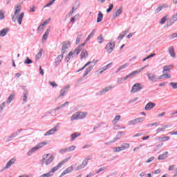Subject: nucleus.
<instances>
[{
	"mask_svg": "<svg viewBox=\"0 0 177 177\" xmlns=\"http://www.w3.org/2000/svg\"><path fill=\"white\" fill-rule=\"evenodd\" d=\"M122 13V7H120L116 12L115 14L113 15V17L114 19H117V17H118V16H120V15H121Z\"/></svg>",
	"mask_w": 177,
	"mask_h": 177,
	"instance_id": "nucleus-21",
	"label": "nucleus"
},
{
	"mask_svg": "<svg viewBox=\"0 0 177 177\" xmlns=\"http://www.w3.org/2000/svg\"><path fill=\"white\" fill-rule=\"evenodd\" d=\"M75 148H76V147L74 146V145H72V146L68 147L67 148L68 149V151H74V150H75Z\"/></svg>",
	"mask_w": 177,
	"mask_h": 177,
	"instance_id": "nucleus-51",
	"label": "nucleus"
},
{
	"mask_svg": "<svg viewBox=\"0 0 177 177\" xmlns=\"http://www.w3.org/2000/svg\"><path fill=\"white\" fill-rule=\"evenodd\" d=\"M113 8H114V4L111 3L109 6V8L106 10V12L110 13V12H111V10H113Z\"/></svg>",
	"mask_w": 177,
	"mask_h": 177,
	"instance_id": "nucleus-41",
	"label": "nucleus"
},
{
	"mask_svg": "<svg viewBox=\"0 0 177 177\" xmlns=\"http://www.w3.org/2000/svg\"><path fill=\"white\" fill-rule=\"evenodd\" d=\"M73 55H74V53L71 51L65 57V60L66 62H70V59H71V56H73Z\"/></svg>",
	"mask_w": 177,
	"mask_h": 177,
	"instance_id": "nucleus-36",
	"label": "nucleus"
},
{
	"mask_svg": "<svg viewBox=\"0 0 177 177\" xmlns=\"http://www.w3.org/2000/svg\"><path fill=\"white\" fill-rule=\"evenodd\" d=\"M5 19V12L3 10H0V20H3Z\"/></svg>",
	"mask_w": 177,
	"mask_h": 177,
	"instance_id": "nucleus-44",
	"label": "nucleus"
},
{
	"mask_svg": "<svg viewBox=\"0 0 177 177\" xmlns=\"http://www.w3.org/2000/svg\"><path fill=\"white\" fill-rule=\"evenodd\" d=\"M111 89H113V86H106L104 88H103L102 90H101L100 92L96 93V96H102V95L107 93V92H109V91H111Z\"/></svg>",
	"mask_w": 177,
	"mask_h": 177,
	"instance_id": "nucleus-7",
	"label": "nucleus"
},
{
	"mask_svg": "<svg viewBox=\"0 0 177 177\" xmlns=\"http://www.w3.org/2000/svg\"><path fill=\"white\" fill-rule=\"evenodd\" d=\"M169 85L172 86L173 89H177V82H170Z\"/></svg>",
	"mask_w": 177,
	"mask_h": 177,
	"instance_id": "nucleus-49",
	"label": "nucleus"
},
{
	"mask_svg": "<svg viewBox=\"0 0 177 177\" xmlns=\"http://www.w3.org/2000/svg\"><path fill=\"white\" fill-rule=\"evenodd\" d=\"M106 169V167H101L96 172V174H100V172H102V171H104Z\"/></svg>",
	"mask_w": 177,
	"mask_h": 177,
	"instance_id": "nucleus-63",
	"label": "nucleus"
},
{
	"mask_svg": "<svg viewBox=\"0 0 177 177\" xmlns=\"http://www.w3.org/2000/svg\"><path fill=\"white\" fill-rule=\"evenodd\" d=\"M68 148H65L59 150V153L61 154H64V153H68Z\"/></svg>",
	"mask_w": 177,
	"mask_h": 177,
	"instance_id": "nucleus-50",
	"label": "nucleus"
},
{
	"mask_svg": "<svg viewBox=\"0 0 177 177\" xmlns=\"http://www.w3.org/2000/svg\"><path fill=\"white\" fill-rule=\"evenodd\" d=\"M9 31V28H3L0 31V37H5L8 32Z\"/></svg>",
	"mask_w": 177,
	"mask_h": 177,
	"instance_id": "nucleus-26",
	"label": "nucleus"
},
{
	"mask_svg": "<svg viewBox=\"0 0 177 177\" xmlns=\"http://www.w3.org/2000/svg\"><path fill=\"white\" fill-rule=\"evenodd\" d=\"M78 17H80V14H76L74 17H71V23H72V24H74V23H75V20L78 19Z\"/></svg>",
	"mask_w": 177,
	"mask_h": 177,
	"instance_id": "nucleus-31",
	"label": "nucleus"
},
{
	"mask_svg": "<svg viewBox=\"0 0 177 177\" xmlns=\"http://www.w3.org/2000/svg\"><path fill=\"white\" fill-rule=\"evenodd\" d=\"M49 84L51 85V86H53V88H57V84H56V82H49Z\"/></svg>",
	"mask_w": 177,
	"mask_h": 177,
	"instance_id": "nucleus-55",
	"label": "nucleus"
},
{
	"mask_svg": "<svg viewBox=\"0 0 177 177\" xmlns=\"http://www.w3.org/2000/svg\"><path fill=\"white\" fill-rule=\"evenodd\" d=\"M55 160V156L50 153L44 154L42 156V160L40 161L41 165H50Z\"/></svg>",
	"mask_w": 177,
	"mask_h": 177,
	"instance_id": "nucleus-1",
	"label": "nucleus"
},
{
	"mask_svg": "<svg viewBox=\"0 0 177 177\" xmlns=\"http://www.w3.org/2000/svg\"><path fill=\"white\" fill-rule=\"evenodd\" d=\"M165 21H167V17H163L160 21V24H165Z\"/></svg>",
	"mask_w": 177,
	"mask_h": 177,
	"instance_id": "nucleus-52",
	"label": "nucleus"
},
{
	"mask_svg": "<svg viewBox=\"0 0 177 177\" xmlns=\"http://www.w3.org/2000/svg\"><path fill=\"white\" fill-rule=\"evenodd\" d=\"M163 78H165V79L169 78H169H171V75L163 73Z\"/></svg>",
	"mask_w": 177,
	"mask_h": 177,
	"instance_id": "nucleus-62",
	"label": "nucleus"
},
{
	"mask_svg": "<svg viewBox=\"0 0 177 177\" xmlns=\"http://www.w3.org/2000/svg\"><path fill=\"white\" fill-rule=\"evenodd\" d=\"M165 8H167V6H160L155 10V12H156V13H160V12H161V10H162V9H165Z\"/></svg>",
	"mask_w": 177,
	"mask_h": 177,
	"instance_id": "nucleus-33",
	"label": "nucleus"
},
{
	"mask_svg": "<svg viewBox=\"0 0 177 177\" xmlns=\"http://www.w3.org/2000/svg\"><path fill=\"white\" fill-rule=\"evenodd\" d=\"M67 89H70V85H66L62 89L60 90L59 96H64L66 92H67Z\"/></svg>",
	"mask_w": 177,
	"mask_h": 177,
	"instance_id": "nucleus-19",
	"label": "nucleus"
},
{
	"mask_svg": "<svg viewBox=\"0 0 177 177\" xmlns=\"http://www.w3.org/2000/svg\"><path fill=\"white\" fill-rule=\"evenodd\" d=\"M93 67H95V65H91L88 68H87L86 70H87L88 73H91L92 70H93Z\"/></svg>",
	"mask_w": 177,
	"mask_h": 177,
	"instance_id": "nucleus-58",
	"label": "nucleus"
},
{
	"mask_svg": "<svg viewBox=\"0 0 177 177\" xmlns=\"http://www.w3.org/2000/svg\"><path fill=\"white\" fill-rule=\"evenodd\" d=\"M154 107H156V103L150 102L145 105V110L149 111V110H151V109H154Z\"/></svg>",
	"mask_w": 177,
	"mask_h": 177,
	"instance_id": "nucleus-11",
	"label": "nucleus"
},
{
	"mask_svg": "<svg viewBox=\"0 0 177 177\" xmlns=\"http://www.w3.org/2000/svg\"><path fill=\"white\" fill-rule=\"evenodd\" d=\"M168 157V151H166L165 153L162 155H159L158 160H165Z\"/></svg>",
	"mask_w": 177,
	"mask_h": 177,
	"instance_id": "nucleus-28",
	"label": "nucleus"
},
{
	"mask_svg": "<svg viewBox=\"0 0 177 177\" xmlns=\"http://www.w3.org/2000/svg\"><path fill=\"white\" fill-rule=\"evenodd\" d=\"M171 68H172V66L171 65H166L163 66V73H165V71H167L168 73H171Z\"/></svg>",
	"mask_w": 177,
	"mask_h": 177,
	"instance_id": "nucleus-29",
	"label": "nucleus"
},
{
	"mask_svg": "<svg viewBox=\"0 0 177 177\" xmlns=\"http://www.w3.org/2000/svg\"><path fill=\"white\" fill-rule=\"evenodd\" d=\"M121 120V116L118 115L115 117L114 120H113V122H118Z\"/></svg>",
	"mask_w": 177,
	"mask_h": 177,
	"instance_id": "nucleus-47",
	"label": "nucleus"
},
{
	"mask_svg": "<svg viewBox=\"0 0 177 177\" xmlns=\"http://www.w3.org/2000/svg\"><path fill=\"white\" fill-rule=\"evenodd\" d=\"M121 135H122V131H119L116 137L114 138V140L110 141V143H114L116 140L121 139Z\"/></svg>",
	"mask_w": 177,
	"mask_h": 177,
	"instance_id": "nucleus-23",
	"label": "nucleus"
},
{
	"mask_svg": "<svg viewBox=\"0 0 177 177\" xmlns=\"http://www.w3.org/2000/svg\"><path fill=\"white\" fill-rule=\"evenodd\" d=\"M16 20H18V24L19 26H21V23H23V18L24 17V12H21L18 16H15Z\"/></svg>",
	"mask_w": 177,
	"mask_h": 177,
	"instance_id": "nucleus-15",
	"label": "nucleus"
},
{
	"mask_svg": "<svg viewBox=\"0 0 177 177\" xmlns=\"http://www.w3.org/2000/svg\"><path fill=\"white\" fill-rule=\"evenodd\" d=\"M137 100H139V97H136V98H133V100H130L129 101V104H132V103H135V102H137Z\"/></svg>",
	"mask_w": 177,
	"mask_h": 177,
	"instance_id": "nucleus-53",
	"label": "nucleus"
},
{
	"mask_svg": "<svg viewBox=\"0 0 177 177\" xmlns=\"http://www.w3.org/2000/svg\"><path fill=\"white\" fill-rule=\"evenodd\" d=\"M64 160L60 162L59 163H58V165L54 167H53L51 169V171H48L46 174H44L42 175H41L39 177H52L53 176V174H55V172H56V171H57L58 169H60V168H62V165H64Z\"/></svg>",
	"mask_w": 177,
	"mask_h": 177,
	"instance_id": "nucleus-2",
	"label": "nucleus"
},
{
	"mask_svg": "<svg viewBox=\"0 0 177 177\" xmlns=\"http://www.w3.org/2000/svg\"><path fill=\"white\" fill-rule=\"evenodd\" d=\"M127 67H128V64H124V65L120 66L115 73H120V71H121V70H122Z\"/></svg>",
	"mask_w": 177,
	"mask_h": 177,
	"instance_id": "nucleus-38",
	"label": "nucleus"
},
{
	"mask_svg": "<svg viewBox=\"0 0 177 177\" xmlns=\"http://www.w3.org/2000/svg\"><path fill=\"white\" fill-rule=\"evenodd\" d=\"M80 136V135H78V133H73L71 135V140L73 142V140H75V139H77V138H78Z\"/></svg>",
	"mask_w": 177,
	"mask_h": 177,
	"instance_id": "nucleus-35",
	"label": "nucleus"
},
{
	"mask_svg": "<svg viewBox=\"0 0 177 177\" xmlns=\"http://www.w3.org/2000/svg\"><path fill=\"white\" fill-rule=\"evenodd\" d=\"M86 117V113L77 112L71 116V120L72 121H75V120H82Z\"/></svg>",
	"mask_w": 177,
	"mask_h": 177,
	"instance_id": "nucleus-4",
	"label": "nucleus"
},
{
	"mask_svg": "<svg viewBox=\"0 0 177 177\" xmlns=\"http://www.w3.org/2000/svg\"><path fill=\"white\" fill-rule=\"evenodd\" d=\"M145 68H146V66L141 68V69L136 70V71L131 72V73H129L130 77H134V75H138V74H139L140 73V71H142V70H145Z\"/></svg>",
	"mask_w": 177,
	"mask_h": 177,
	"instance_id": "nucleus-20",
	"label": "nucleus"
},
{
	"mask_svg": "<svg viewBox=\"0 0 177 177\" xmlns=\"http://www.w3.org/2000/svg\"><path fill=\"white\" fill-rule=\"evenodd\" d=\"M21 10V8H20V6H15V12H14V15L12 17V20L14 21V23H16V16L20 13Z\"/></svg>",
	"mask_w": 177,
	"mask_h": 177,
	"instance_id": "nucleus-10",
	"label": "nucleus"
},
{
	"mask_svg": "<svg viewBox=\"0 0 177 177\" xmlns=\"http://www.w3.org/2000/svg\"><path fill=\"white\" fill-rule=\"evenodd\" d=\"M6 105V102H3L1 105H0V112L3 110V107Z\"/></svg>",
	"mask_w": 177,
	"mask_h": 177,
	"instance_id": "nucleus-60",
	"label": "nucleus"
},
{
	"mask_svg": "<svg viewBox=\"0 0 177 177\" xmlns=\"http://www.w3.org/2000/svg\"><path fill=\"white\" fill-rule=\"evenodd\" d=\"M174 23L175 22H174L173 20H171V18H170V21L167 22L166 26L165 27H171V26H172Z\"/></svg>",
	"mask_w": 177,
	"mask_h": 177,
	"instance_id": "nucleus-46",
	"label": "nucleus"
},
{
	"mask_svg": "<svg viewBox=\"0 0 177 177\" xmlns=\"http://www.w3.org/2000/svg\"><path fill=\"white\" fill-rule=\"evenodd\" d=\"M80 6H81V2L80 1H76L74 3L73 6L72 7L73 10H77Z\"/></svg>",
	"mask_w": 177,
	"mask_h": 177,
	"instance_id": "nucleus-22",
	"label": "nucleus"
},
{
	"mask_svg": "<svg viewBox=\"0 0 177 177\" xmlns=\"http://www.w3.org/2000/svg\"><path fill=\"white\" fill-rule=\"evenodd\" d=\"M32 63V60L30 59V57H27L24 61L25 64H31Z\"/></svg>",
	"mask_w": 177,
	"mask_h": 177,
	"instance_id": "nucleus-40",
	"label": "nucleus"
},
{
	"mask_svg": "<svg viewBox=\"0 0 177 177\" xmlns=\"http://www.w3.org/2000/svg\"><path fill=\"white\" fill-rule=\"evenodd\" d=\"M154 157H151L147 160V163L149 164V162H151V161H153Z\"/></svg>",
	"mask_w": 177,
	"mask_h": 177,
	"instance_id": "nucleus-64",
	"label": "nucleus"
},
{
	"mask_svg": "<svg viewBox=\"0 0 177 177\" xmlns=\"http://www.w3.org/2000/svg\"><path fill=\"white\" fill-rule=\"evenodd\" d=\"M57 131V128L55 127L54 128L50 129L48 131H47L45 134L44 136H49V135H53L55 132Z\"/></svg>",
	"mask_w": 177,
	"mask_h": 177,
	"instance_id": "nucleus-18",
	"label": "nucleus"
},
{
	"mask_svg": "<svg viewBox=\"0 0 177 177\" xmlns=\"http://www.w3.org/2000/svg\"><path fill=\"white\" fill-rule=\"evenodd\" d=\"M97 41H98V44H102L103 43V41H104V39L103 38V36L102 35H100L97 37Z\"/></svg>",
	"mask_w": 177,
	"mask_h": 177,
	"instance_id": "nucleus-43",
	"label": "nucleus"
},
{
	"mask_svg": "<svg viewBox=\"0 0 177 177\" xmlns=\"http://www.w3.org/2000/svg\"><path fill=\"white\" fill-rule=\"evenodd\" d=\"M44 27L45 26L43 25V24H41L37 28V31H41V30H44Z\"/></svg>",
	"mask_w": 177,
	"mask_h": 177,
	"instance_id": "nucleus-59",
	"label": "nucleus"
},
{
	"mask_svg": "<svg viewBox=\"0 0 177 177\" xmlns=\"http://www.w3.org/2000/svg\"><path fill=\"white\" fill-rule=\"evenodd\" d=\"M82 36L81 35H79L76 39V45H78L80 44V41H81Z\"/></svg>",
	"mask_w": 177,
	"mask_h": 177,
	"instance_id": "nucleus-57",
	"label": "nucleus"
},
{
	"mask_svg": "<svg viewBox=\"0 0 177 177\" xmlns=\"http://www.w3.org/2000/svg\"><path fill=\"white\" fill-rule=\"evenodd\" d=\"M48 143L46 142H42L39 144H37L35 147L32 148L28 152V156H30L33 153H35L37 150H39V149H41V147H44V146H46Z\"/></svg>",
	"mask_w": 177,
	"mask_h": 177,
	"instance_id": "nucleus-3",
	"label": "nucleus"
},
{
	"mask_svg": "<svg viewBox=\"0 0 177 177\" xmlns=\"http://www.w3.org/2000/svg\"><path fill=\"white\" fill-rule=\"evenodd\" d=\"M113 64V62L108 64L107 65L104 66V67L101 68V71H100V74H102L104 71H106L109 67Z\"/></svg>",
	"mask_w": 177,
	"mask_h": 177,
	"instance_id": "nucleus-24",
	"label": "nucleus"
},
{
	"mask_svg": "<svg viewBox=\"0 0 177 177\" xmlns=\"http://www.w3.org/2000/svg\"><path fill=\"white\" fill-rule=\"evenodd\" d=\"M169 139H171V137L169 136H166V137H159L158 140L160 142H167V140H169Z\"/></svg>",
	"mask_w": 177,
	"mask_h": 177,
	"instance_id": "nucleus-34",
	"label": "nucleus"
},
{
	"mask_svg": "<svg viewBox=\"0 0 177 177\" xmlns=\"http://www.w3.org/2000/svg\"><path fill=\"white\" fill-rule=\"evenodd\" d=\"M84 57H88V51L86 50H83L80 54L81 60H82Z\"/></svg>",
	"mask_w": 177,
	"mask_h": 177,
	"instance_id": "nucleus-25",
	"label": "nucleus"
},
{
	"mask_svg": "<svg viewBox=\"0 0 177 177\" xmlns=\"http://www.w3.org/2000/svg\"><path fill=\"white\" fill-rule=\"evenodd\" d=\"M114 48H115V43L113 42H109L108 44L105 46V50L109 53H111L113 50H114Z\"/></svg>",
	"mask_w": 177,
	"mask_h": 177,
	"instance_id": "nucleus-6",
	"label": "nucleus"
},
{
	"mask_svg": "<svg viewBox=\"0 0 177 177\" xmlns=\"http://www.w3.org/2000/svg\"><path fill=\"white\" fill-rule=\"evenodd\" d=\"M70 45H71V44H70V41H64L63 43L62 50H61L62 55H64V53H66V50L68 49V47L70 46Z\"/></svg>",
	"mask_w": 177,
	"mask_h": 177,
	"instance_id": "nucleus-9",
	"label": "nucleus"
},
{
	"mask_svg": "<svg viewBox=\"0 0 177 177\" xmlns=\"http://www.w3.org/2000/svg\"><path fill=\"white\" fill-rule=\"evenodd\" d=\"M56 1V0H52L50 1V3H48V4H46V6H44V8H49V6H51V5H53V3H55V2Z\"/></svg>",
	"mask_w": 177,
	"mask_h": 177,
	"instance_id": "nucleus-48",
	"label": "nucleus"
},
{
	"mask_svg": "<svg viewBox=\"0 0 177 177\" xmlns=\"http://www.w3.org/2000/svg\"><path fill=\"white\" fill-rule=\"evenodd\" d=\"M80 52H81V46H79L72 53H73V55H75L76 53V56H78Z\"/></svg>",
	"mask_w": 177,
	"mask_h": 177,
	"instance_id": "nucleus-37",
	"label": "nucleus"
},
{
	"mask_svg": "<svg viewBox=\"0 0 177 177\" xmlns=\"http://www.w3.org/2000/svg\"><path fill=\"white\" fill-rule=\"evenodd\" d=\"M147 77L149 81L152 82H157V76L154 73H148Z\"/></svg>",
	"mask_w": 177,
	"mask_h": 177,
	"instance_id": "nucleus-13",
	"label": "nucleus"
},
{
	"mask_svg": "<svg viewBox=\"0 0 177 177\" xmlns=\"http://www.w3.org/2000/svg\"><path fill=\"white\" fill-rule=\"evenodd\" d=\"M103 20V13L102 12L99 11L98 16L97 17V23H100Z\"/></svg>",
	"mask_w": 177,
	"mask_h": 177,
	"instance_id": "nucleus-27",
	"label": "nucleus"
},
{
	"mask_svg": "<svg viewBox=\"0 0 177 177\" xmlns=\"http://www.w3.org/2000/svg\"><path fill=\"white\" fill-rule=\"evenodd\" d=\"M171 20L173 21V23H175V21H177V12H176V14L172 15V17H171Z\"/></svg>",
	"mask_w": 177,
	"mask_h": 177,
	"instance_id": "nucleus-45",
	"label": "nucleus"
},
{
	"mask_svg": "<svg viewBox=\"0 0 177 177\" xmlns=\"http://www.w3.org/2000/svg\"><path fill=\"white\" fill-rule=\"evenodd\" d=\"M14 98H15V95L11 94L7 99V101H6L7 104H10V103H12V100H13Z\"/></svg>",
	"mask_w": 177,
	"mask_h": 177,
	"instance_id": "nucleus-32",
	"label": "nucleus"
},
{
	"mask_svg": "<svg viewBox=\"0 0 177 177\" xmlns=\"http://www.w3.org/2000/svg\"><path fill=\"white\" fill-rule=\"evenodd\" d=\"M16 162V159L15 158H12L11 160H10L7 164L6 165V166L3 167V169H8V168L10 167H12V165H13V164H15Z\"/></svg>",
	"mask_w": 177,
	"mask_h": 177,
	"instance_id": "nucleus-12",
	"label": "nucleus"
},
{
	"mask_svg": "<svg viewBox=\"0 0 177 177\" xmlns=\"http://www.w3.org/2000/svg\"><path fill=\"white\" fill-rule=\"evenodd\" d=\"M143 89V86L140 83H136L133 85V87L131 90V93H136L140 92Z\"/></svg>",
	"mask_w": 177,
	"mask_h": 177,
	"instance_id": "nucleus-5",
	"label": "nucleus"
},
{
	"mask_svg": "<svg viewBox=\"0 0 177 177\" xmlns=\"http://www.w3.org/2000/svg\"><path fill=\"white\" fill-rule=\"evenodd\" d=\"M115 153H120V151H122V149H121V147H115L114 148Z\"/></svg>",
	"mask_w": 177,
	"mask_h": 177,
	"instance_id": "nucleus-54",
	"label": "nucleus"
},
{
	"mask_svg": "<svg viewBox=\"0 0 177 177\" xmlns=\"http://www.w3.org/2000/svg\"><path fill=\"white\" fill-rule=\"evenodd\" d=\"M88 165L86 164V160H83L82 163L77 166L75 169V171H80V169H83L85 168Z\"/></svg>",
	"mask_w": 177,
	"mask_h": 177,
	"instance_id": "nucleus-17",
	"label": "nucleus"
},
{
	"mask_svg": "<svg viewBox=\"0 0 177 177\" xmlns=\"http://www.w3.org/2000/svg\"><path fill=\"white\" fill-rule=\"evenodd\" d=\"M120 149H122V151H123V150H127V149H129V144L128 143L122 144L120 146Z\"/></svg>",
	"mask_w": 177,
	"mask_h": 177,
	"instance_id": "nucleus-30",
	"label": "nucleus"
},
{
	"mask_svg": "<svg viewBox=\"0 0 177 177\" xmlns=\"http://www.w3.org/2000/svg\"><path fill=\"white\" fill-rule=\"evenodd\" d=\"M145 121V118H138L134 120H130L129 123L130 125H136V124H139V122H143Z\"/></svg>",
	"mask_w": 177,
	"mask_h": 177,
	"instance_id": "nucleus-8",
	"label": "nucleus"
},
{
	"mask_svg": "<svg viewBox=\"0 0 177 177\" xmlns=\"http://www.w3.org/2000/svg\"><path fill=\"white\" fill-rule=\"evenodd\" d=\"M17 136V133H13L10 136L8 137V142H10L13 138H16Z\"/></svg>",
	"mask_w": 177,
	"mask_h": 177,
	"instance_id": "nucleus-42",
	"label": "nucleus"
},
{
	"mask_svg": "<svg viewBox=\"0 0 177 177\" xmlns=\"http://www.w3.org/2000/svg\"><path fill=\"white\" fill-rule=\"evenodd\" d=\"M95 34V30H93L87 37V38L86 39V42H88V41H89V39H91L92 35H94Z\"/></svg>",
	"mask_w": 177,
	"mask_h": 177,
	"instance_id": "nucleus-39",
	"label": "nucleus"
},
{
	"mask_svg": "<svg viewBox=\"0 0 177 177\" xmlns=\"http://www.w3.org/2000/svg\"><path fill=\"white\" fill-rule=\"evenodd\" d=\"M88 64L86 63L82 68L77 71V73H80V71H82V70H84L86 67H88Z\"/></svg>",
	"mask_w": 177,
	"mask_h": 177,
	"instance_id": "nucleus-56",
	"label": "nucleus"
},
{
	"mask_svg": "<svg viewBox=\"0 0 177 177\" xmlns=\"http://www.w3.org/2000/svg\"><path fill=\"white\" fill-rule=\"evenodd\" d=\"M23 102L26 103L27 102V93H24Z\"/></svg>",
	"mask_w": 177,
	"mask_h": 177,
	"instance_id": "nucleus-61",
	"label": "nucleus"
},
{
	"mask_svg": "<svg viewBox=\"0 0 177 177\" xmlns=\"http://www.w3.org/2000/svg\"><path fill=\"white\" fill-rule=\"evenodd\" d=\"M63 54L62 53L61 55H58L56 59H55V67H57L63 59Z\"/></svg>",
	"mask_w": 177,
	"mask_h": 177,
	"instance_id": "nucleus-14",
	"label": "nucleus"
},
{
	"mask_svg": "<svg viewBox=\"0 0 177 177\" xmlns=\"http://www.w3.org/2000/svg\"><path fill=\"white\" fill-rule=\"evenodd\" d=\"M169 53L171 57H173V59L176 57V54H175V49L174 48V46L169 48Z\"/></svg>",
	"mask_w": 177,
	"mask_h": 177,
	"instance_id": "nucleus-16",
	"label": "nucleus"
}]
</instances>
